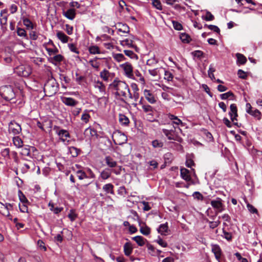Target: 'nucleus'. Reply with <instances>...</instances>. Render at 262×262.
Wrapping results in <instances>:
<instances>
[{
  "label": "nucleus",
  "instance_id": "obj_7",
  "mask_svg": "<svg viewBox=\"0 0 262 262\" xmlns=\"http://www.w3.org/2000/svg\"><path fill=\"white\" fill-rule=\"evenodd\" d=\"M13 210V205L10 203H6L4 204L0 203V213L3 215L9 218V220H12V216L10 213V211Z\"/></svg>",
  "mask_w": 262,
  "mask_h": 262
},
{
  "label": "nucleus",
  "instance_id": "obj_4",
  "mask_svg": "<svg viewBox=\"0 0 262 262\" xmlns=\"http://www.w3.org/2000/svg\"><path fill=\"white\" fill-rule=\"evenodd\" d=\"M31 69L29 66L20 65L14 69V72L20 76L28 77L31 73Z\"/></svg>",
  "mask_w": 262,
  "mask_h": 262
},
{
  "label": "nucleus",
  "instance_id": "obj_33",
  "mask_svg": "<svg viewBox=\"0 0 262 262\" xmlns=\"http://www.w3.org/2000/svg\"><path fill=\"white\" fill-rule=\"evenodd\" d=\"M124 252L126 256H129L133 251V247L132 244L129 243H126L124 245Z\"/></svg>",
  "mask_w": 262,
  "mask_h": 262
},
{
  "label": "nucleus",
  "instance_id": "obj_58",
  "mask_svg": "<svg viewBox=\"0 0 262 262\" xmlns=\"http://www.w3.org/2000/svg\"><path fill=\"white\" fill-rule=\"evenodd\" d=\"M172 23L173 24V27L174 29L178 30V31H180V30H182V29H183L182 25L180 23H179L177 21H175V20H172Z\"/></svg>",
  "mask_w": 262,
  "mask_h": 262
},
{
  "label": "nucleus",
  "instance_id": "obj_5",
  "mask_svg": "<svg viewBox=\"0 0 262 262\" xmlns=\"http://www.w3.org/2000/svg\"><path fill=\"white\" fill-rule=\"evenodd\" d=\"M53 129L55 131L56 134L58 136L60 140L63 142L67 141L69 142L68 140V138H70V135L69 132L67 130L60 129L59 126H54Z\"/></svg>",
  "mask_w": 262,
  "mask_h": 262
},
{
  "label": "nucleus",
  "instance_id": "obj_6",
  "mask_svg": "<svg viewBox=\"0 0 262 262\" xmlns=\"http://www.w3.org/2000/svg\"><path fill=\"white\" fill-rule=\"evenodd\" d=\"M163 133L166 136L167 139L170 140H174L179 142H182L183 139L179 136H178L176 132L174 129H163Z\"/></svg>",
  "mask_w": 262,
  "mask_h": 262
},
{
  "label": "nucleus",
  "instance_id": "obj_31",
  "mask_svg": "<svg viewBox=\"0 0 262 262\" xmlns=\"http://www.w3.org/2000/svg\"><path fill=\"white\" fill-rule=\"evenodd\" d=\"M57 38L63 43H67L68 41L69 37L66 35L61 31H58L56 34Z\"/></svg>",
  "mask_w": 262,
  "mask_h": 262
},
{
  "label": "nucleus",
  "instance_id": "obj_53",
  "mask_svg": "<svg viewBox=\"0 0 262 262\" xmlns=\"http://www.w3.org/2000/svg\"><path fill=\"white\" fill-rule=\"evenodd\" d=\"M152 5L154 7L159 10H161L162 9V5L160 0H152Z\"/></svg>",
  "mask_w": 262,
  "mask_h": 262
},
{
  "label": "nucleus",
  "instance_id": "obj_38",
  "mask_svg": "<svg viewBox=\"0 0 262 262\" xmlns=\"http://www.w3.org/2000/svg\"><path fill=\"white\" fill-rule=\"evenodd\" d=\"M13 142L14 145L17 148L22 147L23 145V142L22 140L18 136L13 138Z\"/></svg>",
  "mask_w": 262,
  "mask_h": 262
},
{
  "label": "nucleus",
  "instance_id": "obj_50",
  "mask_svg": "<svg viewBox=\"0 0 262 262\" xmlns=\"http://www.w3.org/2000/svg\"><path fill=\"white\" fill-rule=\"evenodd\" d=\"M202 18L206 21H211L214 19V17L211 12L207 11L205 16H203Z\"/></svg>",
  "mask_w": 262,
  "mask_h": 262
},
{
  "label": "nucleus",
  "instance_id": "obj_20",
  "mask_svg": "<svg viewBox=\"0 0 262 262\" xmlns=\"http://www.w3.org/2000/svg\"><path fill=\"white\" fill-rule=\"evenodd\" d=\"M181 176L183 179L187 182L190 181L191 178L189 174V170L185 168H182L180 170Z\"/></svg>",
  "mask_w": 262,
  "mask_h": 262
},
{
  "label": "nucleus",
  "instance_id": "obj_26",
  "mask_svg": "<svg viewBox=\"0 0 262 262\" xmlns=\"http://www.w3.org/2000/svg\"><path fill=\"white\" fill-rule=\"evenodd\" d=\"M111 173L112 171L110 169L105 168L101 172L100 178L103 180H107L110 178Z\"/></svg>",
  "mask_w": 262,
  "mask_h": 262
},
{
  "label": "nucleus",
  "instance_id": "obj_19",
  "mask_svg": "<svg viewBox=\"0 0 262 262\" xmlns=\"http://www.w3.org/2000/svg\"><path fill=\"white\" fill-rule=\"evenodd\" d=\"M120 45L124 47L132 48L138 51V48L137 46L133 44V40L128 38L120 41Z\"/></svg>",
  "mask_w": 262,
  "mask_h": 262
},
{
  "label": "nucleus",
  "instance_id": "obj_1",
  "mask_svg": "<svg viewBox=\"0 0 262 262\" xmlns=\"http://www.w3.org/2000/svg\"><path fill=\"white\" fill-rule=\"evenodd\" d=\"M110 88L115 91L116 96L126 98L129 93L130 90L128 84L124 81L115 79L113 82L109 85Z\"/></svg>",
  "mask_w": 262,
  "mask_h": 262
},
{
  "label": "nucleus",
  "instance_id": "obj_35",
  "mask_svg": "<svg viewBox=\"0 0 262 262\" xmlns=\"http://www.w3.org/2000/svg\"><path fill=\"white\" fill-rule=\"evenodd\" d=\"M88 50L91 54H99L101 53L99 48L96 45L90 46L88 48Z\"/></svg>",
  "mask_w": 262,
  "mask_h": 262
},
{
  "label": "nucleus",
  "instance_id": "obj_44",
  "mask_svg": "<svg viewBox=\"0 0 262 262\" xmlns=\"http://www.w3.org/2000/svg\"><path fill=\"white\" fill-rule=\"evenodd\" d=\"M49 207H50V210L53 211L55 214H58L62 210V208L54 207V204L51 202L49 203Z\"/></svg>",
  "mask_w": 262,
  "mask_h": 262
},
{
  "label": "nucleus",
  "instance_id": "obj_60",
  "mask_svg": "<svg viewBox=\"0 0 262 262\" xmlns=\"http://www.w3.org/2000/svg\"><path fill=\"white\" fill-rule=\"evenodd\" d=\"M18 195L19 200L23 203H27L28 202L26 197L20 190H19Z\"/></svg>",
  "mask_w": 262,
  "mask_h": 262
},
{
  "label": "nucleus",
  "instance_id": "obj_10",
  "mask_svg": "<svg viewBox=\"0 0 262 262\" xmlns=\"http://www.w3.org/2000/svg\"><path fill=\"white\" fill-rule=\"evenodd\" d=\"M21 130V128L19 124L15 122H11L9 125V132L13 135L19 134Z\"/></svg>",
  "mask_w": 262,
  "mask_h": 262
},
{
  "label": "nucleus",
  "instance_id": "obj_63",
  "mask_svg": "<svg viewBox=\"0 0 262 262\" xmlns=\"http://www.w3.org/2000/svg\"><path fill=\"white\" fill-rule=\"evenodd\" d=\"M209 227L212 229L217 227L221 223L219 220L216 221H209Z\"/></svg>",
  "mask_w": 262,
  "mask_h": 262
},
{
  "label": "nucleus",
  "instance_id": "obj_40",
  "mask_svg": "<svg viewBox=\"0 0 262 262\" xmlns=\"http://www.w3.org/2000/svg\"><path fill=\"white\" fill-rule=\"evenodd\" d=\"M117 136H119L120 138H121L122 141H119L117 140L116 139H114V142L116 144L121 145L127 141L126 137L124 135V134H121L118 133L116 135V137H117Z\"/></svg>",
  "mask_w": 262,
  "mask_h": 262
},
{
  "label": "nucleus",
  "instance_id": "obj_47",
  "mask_svg": "<svg viewBox=\"0 0 262 262\" xmlns=\"http://www.w3.org/2000/svg\"><path fill=\"white\" fill-rule=\"evenodd\" d=\"M45 49L50 56H52L54 54H57L59 52L58 49L55 46L53 49L49 48L47 47H45Z\"/></svg>",
  "mask_w": 262,
  "mask_h": 262
},
{
  "label": "nucleus",
  "instance_id": "obj_52",
  "mask_svg": "<svg viewBox=\"0 0 262 262\" xmlns=\"http://www.w3.org/2000/svg\"><path fill=\"white\" fill-rule=\"evenodd\" d=\"M152 145L154 148H161L163 146V143L158 140H155L152 141Z\"/></svg>",
  "mask_w": 262,
  "mask_h": 262
},
{
  "label": "nucleus",
  "instance_id": "obj_37",
  "mask_svg": "<svg viewBox=\"0 0 262 262\" xmlns=\"http://www.w3.org/2000/svg\"><path fill=\"white\" fill-rule=\"evenodd\" d=\"M132 239L140 246H143L145 244V241H146V239L141 236H136L133 237Z\"/></svg>",
  "mask_w": 262,
  "mask_h": 262
},
{
  "label": "nucleus",
  "instance_id": "obj_32",
  "mask_svg": "<svg viewBox=\"0 0 262 262\" xmlns=\"http://www.w3.org/2000/svg\"><path fill=\"white\" fill-rule=\"evenodd\" d=\"M168 230L167 223L161 224L158 229V231L161 235H166Z\"/></svg>",
  "mask_w": 262,
  "mask_h": 262
},
{
  "label": "nucleus",
  "instance_id": "obj_55",
  "mask_svg": "<svg viewBox=\"0 0 262 262\" xmlns=\"http://www.w3.org/2000/svg\"><path fill=\"white\" fill-rule=\"evenodd\" d=\"M234 95L231 92H228L227 93L222 94L220 95V97L222 100L227 99L230 97H233Z\"/></svg>",
  "mask_w": 262,
  "mask_h": 262
},
{
  "label": "nucleus",
  "instance_id": "obj_8",
  "mask_svg": "<svg viewBox=\"0 0 262 262\" xmlns=\"http://www.w3.org/2000/svg\"><path fill=\"white\" fill-rule=\"evenodd\" d=\"M84 135V137L88 140L95 139L98 137L97 130L91 127L85 129Z\"/></svg>",
  "mask_w": 262,
  "mask_h": 262
},
{
  "label": "nucleus",
  "instance_id": "obj_49",
  "mask_svg": "<svg viewBox=\"0 0 262 262\" xmlns=\"http://www.w3.org/2000/svg\"><path fill=\"white\" fill-rule=\"evenodd\" d=\"M223 235H222L224 238L226 239L228 241H231L232 239V235L231 233L228 232L223 229Z\"/></svg>",
  "mask_w": 262,
  "mask_h": 262
},
{
  "label": "nucleus",
  "instance_id": "obj_34",
  "mask_svg": "<svg viewBox=\"0 0 262 262\" xmlns=\"http://www.w3.org/2000/svg\"><path fill=\"white\" fill-rule=\"evenodd\" d=\"M236 56L237 64H244L247 62V58L244 55L241 53H236Z\"/></svg>",
  "mask_w": 262,
  "mask_h": 262
},
{
  "label": "nucleus",
  "instance_id": "obj_15",
  "mask_svg": "<svg viewBox=\"0 0 262 262\" xmlns=\"http://www.w3.org/2000/svg\"><path fill=\"white\" fill-rule=\"evenodd\" d=\"M211 251L214 254L216 259L220 261L222 253L220 247L218 245H211Z\"/></svg>",
  "mask_w": 262,
  "mask_h": 262
},
{
  "label": "nucleus",
  "instance_id": "obj_9",
  "mask_svg": "<svg viewBox=\"0 0 262 262\" xmlns=\"http://www.w3.org/2000/svg\"><path fill=\"white\" fill-rule=\"evenodd\" d=\"M246 112L251 116L257 118L258 120L261 119V114L260 112L257 109L254 111L252 110V107L249 103H247L246 105Z\"/></svg>",
  "mask_w": 262,
  "mask_h": 262
},
{
  "label": "nucleus",
  "instance_id": "obj_64",
  "mask_svg": "<svg viewBox=\"0 0 262 262\" xmlns=\"http://www.w3.org/2000/svg\"><path fill=\"white\" fill-rule=\"evenodd\" d=\"M89 63L94 69L98 70L100 66V63L96 60H91L89 61Z\"/></svg>",
  "mask_w": 262,
  "mask_h": 262
},
{
  "label": "nucleus",
  "instance_id": "obj_17",
  "mask_svg": "<svg viewBox=\"0 0 262 262\" xmlns=\"http://www.w3.org/2000/svg\"><path fill=\"white\" fill-rule=\"evenodd\" d=\"M143 111L145 113H148L147 118L149 121H152L154 119L152 118L153 108L151 106L148 104H143L142 106Z\"/></svg>",
  "mask_w": 262,
  "mask_h": 262
},
{
  "label": "nucleus",
  "instance_id": "obj_62",
  "mask_svg": "<svg viewBox=\"0 0 262 262\" xmlns=\"http://www.w3.org/2000/svg\"><path fill=\"white\" fill-rule=\"evenodd\" d=\"M90 118V115L85 112L82 115L81 119L86 123L89 122Z\"/></svg>",
  "mask_w": 262,
  "mask_h": 262
},
{
  "label": "nucleus",
  "instance_id": "obj_30",
  "mask_svg": "<svg viewBox=\"0 0 262 262\" xmlns=\"http://www.w3.org/2000/svg\"><path fill=\"white\" fill-rule=\"evenodd\" d=\"M168 118L171 120H172V123L176 125H181L182 126H183V123L182 121L179 119L177 116L169 114H168Z\"/></svg>",
  "mask_w": 262,
  "mask_h": 262
},
{
  "label": "nucleus",
  "instance_id": "obj_11",
  "mask_svg": "<svg viewBox=\"0 0 262 262\" xmlns=\"http://www.w3.org/2000/svg\"><path fill=\"white\" fill-rule=\"evenodd\" d=\"M211 206L216 210V212H221L223 210L222 200L220 198H217L215 200H212L210 203Z\"/></svg>",
  "mask_w": 262,
  "mask_h": 262
},
{
  "label": "nucleus",
  "instance_id": "obj_43",
  "mask_svg": "<svg viewBox=\"0 0 262 262\" xmlns=\"http://www.w3.org/2000/svg\"><path fill=\"white\" fill-rule=\"evenodd\" d=\"M119 122L121 124L123 125H127L129 122L128 118L125 116L124 115L120 114L119 115Z\"/></svg>",
  "mask_w": 262,
  "mask_h": 262
},
{
  "label": "nucleus",
  "instance_id": "obj_13",
  "mask_svg": "<svg viewBox=\"0 0 262 262\" xmlns=\"http://www.w3.org/2000/svg\"><path fill=\"white\" fill-rule=\"evenodd\" d=\"M143 94L145 99L150 104H154L156 102V97L150 91L145 89L143 91Z\"/></svg>",
  "mask_w": 262,
  "mask_h": 262
},
{
  "label": "nucleus",
  "instance_id": "obj_45",
  "mask_svg": "<svg viewBox=\"0 0 262 262\" xmlns=\"http://www.w3.org/2000/svg\"><path fill=\"white\" fill-rule=\"evenodd\" d=\"M180 39L184 43H189L191 40L190 37L186 33H182L180 35Z\"/></svg>",
  "mask_w": 262,
  "mask_h": 262
},
{
  "label": "nucleus",
  "instance_id": "obj_24",
  "mask_svg": "<svg viewBox=\"0 0 262 262\" xmlns=\"http://www.w3.org/2000/svg\"><path fill=\"white\" fill-rule=\"evenodd\" d=\"M114 188V185L112 184L107 183L103 185L102 189L106 193H110L114 195L115 194Z\"/></svg>",
  "mask_w": 262,
  "mask_h": 262
},
{
  "label": "nucleus",
  "instance_id": "obj_12",
  "mask_svg": "<svg viewBox=\"0 0 262 262\" xmlns=\"http://www.w3.org/2000/svg\"><path fill=\"white\" fill-rule=\"evenodd\" d=\"M0 16V24L2 28L3 29L7 23L8 16V10L6 9L2 10L1 12Z\"/></svg>",
  "mask_w": 262,
  "mask_h": 262
},
{
  "label": "nucleus",
  "instance_id": "obj_22",
  "mask_svg": "<svg viewBox=\"0 0 262 262\" xmlns=\"http://www.w3.org/2000/svg\"><path fill=\"white\" fill-rule=\"evenodd\" d=\"M117 29L118 32H122L124 33H127L129 31V28L128 26L123 23H118L117 24Z\"/></svg>",
  "mask_w": 262,
  "mask_h": 262
},
{
  "label": "nucleus",
  "instance_id": "obj_23",
  "mask_svg": "<svg viewBox=\"0 0 262 262\" xmlns=\"http://www.w3.org/2000/svg\"><path fill=\"white\" fill-rule=\"evenodd\" d=\"M94 86L95 89H98L100 92L105 93V86L102 82L99 80H95L94 82Z\"/></svg>",
  "mask_w": 262,
  "mask_h": 262
},
{
  "label": "nucleus",
  "instance_id": "obj_41",
  "mask_svg": "<svg viewBox=\"0 0 262 262\" xmlns=\"http://www.w3.org/2000/svg\"><path fill=\"white\" fill-rule=\"evenodd\" d=\"M69 151L73 157H76L79 155V149L74 146H71L69 147Z\"/></svg>",
  "mask_w": 262,
  "mask_h": 262
},
{
  "label": "nucleus",
  "instance_id": "obj_61",
  "mask_svg": "<svg viewBox=\"0 0 262 262\" xmlns=\"http://www.w3.org/2000/svg\"><path fill=\"white\" fill-rule=\"evenodd\" d=\"M215 71V69L213 68L212 65H210L209 69L208 71V74L209 77L211 79H215L214 75L213 74V72Z\"/></svg>",
  "mask_w": 262,
  "mask_h": 262
},
{
  "label": "nucleus",
  "instance_id": "obj_14",
  "mask_svg": "<svg viewBox=\"0 0 262 262\" xmlns=\"http://www.w3.org/2000/svg\"><path fill=\"white\" fill-rule=\"evenodd\" d=\"M121 67L123 69L125 75L128 77H131L133 76V67L130 63L126 62L121 64Z\"/></svg>",
  "mask_w": 262,
  "mask_h": 262
},
{
  "label": "nucleus",
  "instance_id": "obj_29",
  "mask_svg": "<svg viewBox=\"0 0 262 262\" xmlns=\"http://www.w3.org/2000/svg\"><path fill=\"white\" fill-rule=\"evenodd\" d=\"M140 231L142 234L145 235H148L150 232V228L147 227L144 223H139Z\"/></svg>",
  "mask_w": 262,
  "mask_h": 262
},
{
  "label": "nucleus",
  "instance_id": "obj_59",
  "mask_svg": "<svg viewBox=\"0 0 262 262\" xmlns=\"http://www.w3.org/2000/svg\"><path fill=\"white\" fill-rule=\"evenodd\" d=\"M128 96L129 98L134 99L135 101H137V100L139 98V92H135L134 93H133V94L132 95L130 91L128 95Z\"/></svg>",
  "mask_w": 262,
  "mask_h": 262
},
{
  "label": "nucleus",
  "instance_id": "obj_16",
  "mask_svg": "<svg viewBox=\"0 0 262 262\" xmlns=\"http://www.w3.org/2000/svg\"><path fill=\"white\" fill-rule=\"evenodd\" d=\"M230 111L229 114L230 116L231 120L233 122L234 120H236L237 117V109L235 104H231L230 106Z\"/></svg>",
  "mask_w": 262,
  "mask_h": 262
},
{
  "label": "nucleus",
  "instance_id": "obj_57",
  "mask_svg": "<svg viewBox=\"0 0 262 262\" xmlns=\"http://www.w3.org/2000/svg\"><path fill=\"white\" fill-rule=\"evenodd\" d=\"M158 62L157 59H156L155 57L148 59L147 60L146 64L148 66H153L156 64Z\"/></svg>",
  "mask_w": 262,
  "mask_h": 262
},
{
  "label": "nucleus",
  "instance_id": "obj_51",
  "mask_svg": "<svg viewBox=\"0 0 262 262\" xmlns=\"http://www.w3.org/2000/svg\"><path fill=\"white\" fill-rule=\"evenodd\" d=\"M20 154L23 156H30V149L28 146L22 147Z\"/></svg>",
  "mask_w": 262,
  "mask_h": 262
},
{
  "label": "nucleus",
  "instance_id": "obj_27",
  "mask_svg": "<svg viewBox=\"0 0 262 262\" xmlns=\"http://www.w3.org/2000/svg\"><path fill=\"white\" fill-rule=\"evenodd\" d=\"M62 102L67 105L74 106H75L78 102L72 98L64 97L62 99Z\"/></svg>",
  "mask_w": 262,
  "mask_h": 262
},
{
  "label": "nucleus",
  "instance_id": "obj_48",
  "mask_svg": "<svg viewBox=\"0 0 262 262\" xmlns=\"http://www.w3.org/2000/svg\"><path fill=\"white\" fill-rule=\"evenodd\" d=\"M17 34L20 37L27 38L26 32L24 29H22L20 28H17Z\"/></svg>",
  "mask_w": 262,
  "mask_h": 262
},
{
  "label": "nucleus",
  "instance_id": "obj_42",
  "mask_svg": "<svg viewBox=\"0 0 262 262\" xmlns=\"http://www.w3.org/2000/svg\"><path fill=\"white\" fill-rule=\"evenodd\" d=\"M113 58L118 62H121L125 60L124 55L121 53H115L113 54Z\"/></svg>",
  "mask_w": 262,
  "mask_h": 262
},
{
  "label": "nucleus",
  "instance_id": "obj_46",
  "mask_svg": "<svg viewBox=\"0 0 262 262\" xmlns=\"http://www.w3.org/2000/svg\"><path fill=\"white\" fill-rule=\"evenodd\" d=\"M23 24L27 27V28L28 29H33L34 28L32 23L28 18L24 19H23Z\"/></svg>",
  "mask_w": 262,
  "mask_h": 262
},
{
  "label": "nucleus",
  "instance_id": "obj_36",
  "mask_svg": "<svg viewBox=\"0 0 262 262\" xmlns=\"http://www.w3.org/2000/svg\"><path fill=\"white\" fill-rule=\"evenodd\" d=\"M111 73L106 69H104L100 73V77L104 81H108Z\"/></svg>",
  "mask_w": 262,
  "mask_h": 262
},
{
  "label": "nucleus",
  "instance_id": "obj_18",
  "mask_svg": "<svg viewBox=\"0 0 262 262\" xmlns=\"http://www.w3.org/2000/svg\"><path fill=\"white\" fill-rule=\"evenodd\" d=\"M63 15L70 20H73L76 16V10L74 8L69 9L63 12Z\"/></svg>",
  "mask_w": 262,
  "mask_h": 262
},
{
  "label": "nucleus",
  "instance_id": "obj_54",
  "mask_svg": "<svg viewBox=\"0 0 262 262\" xmlns=\"http://www.w3.org/2000/svg\"><path fill=\"white\" fill-rule=\"evenodd\" d=\"M205 27H207L209 30H212L215 32H216L217 33H219L220 32V30L219 28L215 25H205L204 26Z\"/></svg>",
  "mask_w": 262,
  "mask_h": 262
},
{
  "label": "nucleus",
  "instance_id": "obj_2",
  "mask_svg": "<svg viewBox=\"0 0 262 262\" xmlns=\"http://www.w3.org/2000/svg\"><path fill=\"white\" fill-rule=\"evenodd\" d=\"M43 91L46 96L50 97L58 91V84L54 78L49 79L44 85Z\"/></svg>",
  "mask_w": 262,
  "mask_h": 262
},
{
  "label": "nucleus",
  "instance_id": "obj_39",
  "mask_svg": "<svg viewBox=\"0 0 262 262\" xmlns=\"http://www.w3.org/2000/svg\"><path fill=\"white\" fill-rule=\"evenodd\" d=\"M32 166H35L34 163L32 161H29L27 163H24L23 164L22 167H21V170L23 172H27L31 167Z\"/></svg>",
  "mask_w": 262,
  "mask_h": 262
},
{
  "label": "nucleus",
  "instance_id": "obj_56",
  "mask_svg": "<svg viewBox=\"0 0 262 262\" xmlns=\"http://www.w3.org/2000/svg\"><path fill=\"white\" fill-rule=\"evenodd\" d=\"M77 176L80 180H83L84 178H87V176L85 172L81 170H79L76 172Z\"/></svg>",
  "mask_w": 262,
  "mask_h": 262
},
{
  "label": "nucleus",
  "instance_id": "obj_3",
  "mask_svg": "<svg viewBox=\"0 0 262 262\" xmlns=\"http://www.w3.org/2000/svg\"><path fill=\"white\" fill-rule=\"evenodd\" d=\"M0 95L6 100L10 101L15 96L12 87L10 85H4L0 88Z\"/></svg>",
  "mask_w": 262,
  "mask_h": 262
},
{
  "label": "nucleus",
  "instance_id": "obj_25",
  "mask_svg": "<svg viewBox=\"0 0 262 262\" xmlns=\"http://www.w3.org/2000/svg\"><path fill=\"white\" fill-rule=\"evenodd\" d=\"M63 60V56L60 54H58L50 57L49 60L53 64L56 65Z\"/></svg>",
  "mask_w": 262,
  "mask_h": 262
},
{
  "label": "nucleus",
  "instance_id": "obj_21",
  "mask_svg": "<svg viewBox=\"0 0 262 262\" xmlns=\"http://www.w3.org/2000/svg\"><path fill=\"white\" fill-rule=\"evenodd\" d=\"M37 126L42 130H45L44 127L46 126L47 128H51L52 126V122L50 120H45L42 123L39 121L37 122Z\"/></svg>",
  "mask_w": 262,
  "mask_h": 262
},
{
  "label": "nucleus",
  "instance_id": "obj_28",
  "mask_svg": "<svg viewBox=\"0 0 262 262\" xmlns=\"http://www.w3.org/2000/svg\"><path fill=\"white\" fill-rule=\"evenodd\" d=\"M105 161L106 165L111 168H114V167H116L117 164V162L115 161L110 156H106L105 158Z\"/></svg>",
  "mask_w": 262,
  "mask_h": 262
}]
</instances>
